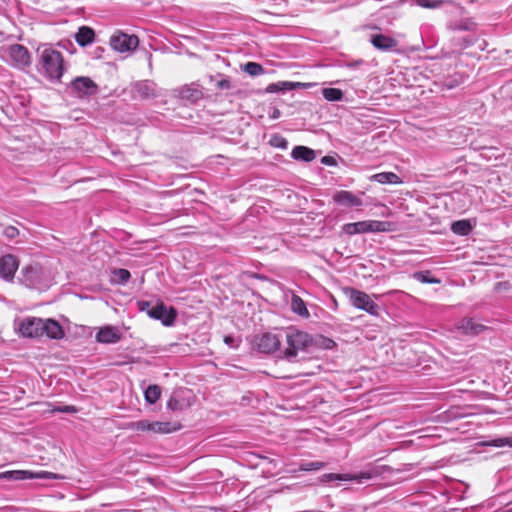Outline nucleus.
Returning <instances> with one entry per match:
<instances>
[{"mask_svg": "<svg viewBox=\"0 0 512 512\" xmlns=\"http://www.w3.org/2000/svg\"><path fill=\"white\" fill-rule=\"evenodd\" d=\"M38 71L51 81H59L64 73V63L61 52L44 45L38 49Z\"/></svg>", "mask_w": 512, "mask_h": 512, "instance_id": "nucleus-1", "label": "nucleus"}, {"mask_svg": "<svg viewBox=\"0 0 512 512\" xmlns=\"http://www.w3.org/2000/svg\"><path fill=\"white\" fill-rule=\"evenodd\" d=\"M20 281L29 288L47 289L50 278L45 269L39 264H31L22 268Z\"/></svg>", "mask_w": 512, "mask_h": 512, "instance_id": "nucleus-2", "label": "nucleus"}, {"mask_svg": "<svg viewBox=\"0 0 512 512\" xmlns=\"http://www.w3.org/2000/svg\"><path fill=\"white\" fill-rule=\"evenodd\" d=\"M286 342L288 347L284 352V357L288 361H292L297 356L298 351L305 350L310 345L311 338L305 332L289 330L286 334Z\"/></svg>", "mask_w": 512, "mask_h": 512, "instance_id": "nucleus-3", "label": "nucleus"}, {"mask_svg": "<svg viewBox=\"0 0 512 512\" xmlns=\"http://www.w3.org/2000/svg\"><path fill=\"white\" fill-rule=\"evenodd\" d=\"M345 294L349 298L350 303L357 309L366 311L373 316L378 315L379 306L367 293L354 288H346Z\"/></svg>", "mask_w": 512, "mask_h": 512, "instance_id": "nucleus-4", "label": "nucleus"}, {"mask_svg": "<svg viewBox=\"0 0 512 512\" xmlns=\"http://www.w3.org/2000/svg\"><path fill=\"white\" fill-rule=\"evenodd\" d=\"M62 477L58 474L48 472V471H39L33 472L29 470H11L0 473V480L7 481H23L30 479H61Z\"/></svg>", "mask_w": 512, "mask_h": 512, "instance_id": "nucleus-5", "label": "nucleus"}, {"mask_svg": "<svg viewBox=\"0 0 512 512\" xmlns=\"http://www.w3.org/2000/svg\"><path fill=\"white\" fill-rule=\"evenodd\" d=\"M381 474L380 468L373 467L367 471L360 472L358 474H336V473H326L323 474L320 478V481L322 483H327L334 480H340V481H357L359 483L363 482L364 480H370L378 475Z\"/></svg>", "mask_w": 512, "mask_h": 512, "instance_id": "nucleus-6", "label": "nucleus"}, {"mask_svg": "<svg viewBox=\"0 0 512 512\" xmlns=\"http://www.w3.org/2000/svg\"><path fill=\"white\" fill-rule=\"evenodd\" d=\"M389 223L378 220H366L344 225L347 234H359L366 232H384L388 230Z\"/></svg>", "mask_w": 512, "mask_h": 512, "instance_id": "nucleus-7", "label": "nucleus"}, {"mask_svg": "<svg viewBox=\"0 0 512 512\" xmlns=\"http://www.w3.org/2000/svg\"><path fill=\"white\" fill-rule=\"evenodd\" d=\"M18 332L28 338H38L42 336L43 319L35 317H27L19 322H15Z\"/></svg>", "mask_w": 512, "mask_h": 512, "instance_id": "nucleus-8", "label": "nucleus"}, {"mask_svg": "<svg viewBox=\"0 0 512 512\" xmlns=\"http://www.w3.org/2000/svg\"><path fill=\"white\" fill-rule=\"evenodd\" d=\"M8 63L15 68L25 69L31 65V56L28 49L20 44H13L8 47Z\"/></svg>", "mask_w": 512, "mask_h": 512, "instance_id": "nucleus-9", "label": "nucleus"}, {"mask_svg": "<svg viewBox=\"0 0 512 512\" xmlns=\"http://www.w3.org/2000/svg\"><path fill=\"white\" fill-rule=\"evenodd\" d=\"M138 44L139 40L137 36L123 32H117L110 38V45L112 49L121 53L135 50Z\"/></svg>", "mask_w": 512, "mask_h": 512, "instance_id": "nucleus-10", "label": "nucleus"}, {"mask_svg": "<svg viewBox=\"0 0 512 512\" xmlns=\"http://www.w3.org/2000/svg\"><path fill=\"white\" fill-rule=\"evenodd\" d=\"M147 314L156 320H160L163 325L170 326L174 323L177 313L174 308L167 307L164 303H157L155 306H152L150 310L147 311Z\"/></svg>", "mask_w": 512, "mask_h": 512, "instance_id": "nucleus-11", "label": "nucleus"}, {"mask_svg": "<svg viewBox=\"0 0 512 512\" xmlns=\"http://www.w3.org/2000/svg\"><path fill=\"white\" fill-rule=\"evenodd\" d=\"M280 344L278 336L269 332L255 338V346L262 353H272L279 348Z\"/></svg>", "mask_w": 512, "mask_h": 512, "instance_id": "nucleus-12", "label": "nucleus"}, {"mask_svg": "<svg viewBox=\"0 0 512 512\" xmlns=\"http://www.w3.org/2000/svg\"><path fill=\"white\" fill-rule=\"evenodd\" d=\"M19 267V261L11 254L0 257V277L5 281H12Z\"/></svg>", "mask_w": 512, "mask_h": 512, "instance_id": "nucleus-13", "label": "nucleus"}, {"mask_svg": "<svg viewBox=\"0 0 512 512\" xmlns=\"http://www.w3.org/2000/svg\"><path fill=\"white\" fill-rule=\"evenodd\" d=\"M456 329L461 331L463 334L476 336L487 330V326L482 323L475 321L472 318H464L457 325Z\"/></svg>", "mask_w": 512, "mask_h": 512, "instance_id": "nucleus-14", "label": "nucleus"}, {"mask_svg": "<svg viewBox=\"0 0 512 512\" xmlns=\"http://www.w3.org/2000/svg\"><path fill=\"white\" fill-rule=\"evenodd\" d=\"M370 42L376 49L381 51H392L398 46L396 39L384 34L371 35Z\"/></svg>", "mask_w": 512, "mask_h": 512, "instance_id": "nucleus-15", "label": "nucleus"}, {"mask_svg": "<svg viewBox=\"0 0 512 512\" xmlns=\"http://www.w3.org/2000/svg\"><path fill=\"white\" fill-rule=\"evenodd\" d=\"M72 87L82 96L92 95L97 90L96 84L89 77H77L72 82Z\"/></svg>", "mask_w": 512, "mask_h": 512, "instance_id": "nucleus-16", "label": "nucleus"}, {"mask_svg": "<svg viewBox=\"0 0 512 512\" xmlns=\"http://www.w3.org/2000/svg\"><path fill=\"white\" fill-rule=\"evenodd\" d=\"M333 200L338 203L339 205L345 206V207H358L363 204L360 197L354 195L350 191L341 190L338 191L334 196Z\"/></svg>", "mask_w": 512, "mask_h": 512, "instance_id": "nucleus-17", "label": "nucleus"}, {"mask_svg": "<svg viewBox=\"0 0 512 512\" xmlns=\"http://www.w3.org/2000/svg\"><path fill=\"white\" fill-rule=\"evenodd\" d=\"M121 339V333L118 328L113 326H105L96 334V340L100 343L112 344L117 343Z\"/></svg>", "mask_w": 512, "mask_h": 512, "instance_id": "nucleus-18", "label": "nucleus"}, {"mask_svg": "<svg viewBox=\"0 0 512 512\" xmlns=\"http://www.w3.org/2000/svg\"><path fill=\"white\" fill-rule=\"evenodd\" d=\"M42 336L46 335L51 339H60L64 335V331L58 322L52 319L43 320Z\"/></svg>", "mask_w": 512, "mask_h": 512, "instance_id": "nucleus-19", "label": "nucleus"}, {"mask_svg": "<svg viewBox=\"0 0 512 512\" xmlns=\"http://www.w3.org/2000/svg\"><path fill=\"white\" fill-rule=\"evenodd\" d=\"M291 157L295 160L311 162L316 158L315 151L306 146H295L291 152Z\"/></svg>", "mask_w": 512, "mask_h": 512, "instance_id": "nucleus-20", "label": "nucleus"}, {"mask_svg": "<svg viewBox=\"0 0 512 512\" xmlns=\"http://www.w3.org/2000/svg\"><path fill=\"white\" fill-rule=\"evenodd\" d=\"M95 39V32L92 28L88 26H82L78 29V32L75 35L76 42L84 47L91 44Z\"/></svg>", "mask_w": 512, "mask_h": 512, "instance_id": "nucleus-21", "label": "nucleus"}, {"mask_svg": "<svg viewBox=\"0 0 512 512\" xmlns=\"http://www.w3.org/2000/svg\"><path fill=\"white\" fill-rule=\"evenodd\" d=\"M371 181L378 182L380 184H401V178L393 172H381L374 174L370 177Z\"/></svg>", "mask_w": 512, "mask_h": 512, "instance_id": "nucleus-22", "label": "nucleus"}, {"mask_svg": "<svg viewBox=\"0 0 512 512\" xmlns=\"http://www.w3.org/2000/svg\"><path fill=\"white\" fill-rule=\"evenodd\" d=\"M151 427V432L159 434H168L180 429L179 424L161 421L152 422Z\"/></svg>", "mask_w": 512, "mask_h": 512, "instance_id": "nucleus-23", "label": "nucleus"}, {"mask_svg": "<svg viewBox=\"0 0 512 512\" xmlns=\"http://www.w3.org/2000/svg\"><path fill=\"white\" fill-rule=\"evenodd\" d=\"M135 91L142 98H151L156 96L155 85L150 81H142L135 85Z\"/></svg>", "mask_w": 512, "mask_h": 512, "instance_id": "nucleus-24", "label": "nucleus"}, {"mask_svg": "<svg viewBox=\"0 0 512 512\" xmlns=\"http://www.w3.org/2000/svg\"><path fill=\"white\" fill-rule=\"evenodd\" d=\"M291 310L302 317H309V311L306 308L305 302L302 298L296 294H293L291 297Z\"/></svg>", "mask_w": 512, "mask_h": 512, "instance_id": "nucleus-25", "label": "nucleus"}, {"mask_svg": "<svg viewBox=\"0 0 512 512\" xmlns=\"http://www.w3.org/2000/svg\"><path fill=\"white\" fill-rule=\"evenodd\" d=\"M468 486L460 481L450 479V499L456 498L461 500L463 498L462 494L465 493Z\"/></svg>", "mask_w": 512, "mask_h": 512, "instance_id": "nucleus-26", "label": "nucleus"}, {"mask_svg": "<svg viewBox=\"0 0 512 512\" xmlns=\"http://www.w3.org/2000/svg\"><path fill=\"white\" fill-rule=\"evenodd\" d=\"M472 224L470 220H459L451 225V229L455 234L466 236L472 230Z\"/></svg>", "mask_w": 512, "mask_h": 512, "instance_id": "nucleus-27", "label": "nucleus"}, {"mask_svg": "<svg viewBox=\"0 0 512 512\" xmlns=\"http://www.w3.org/2000/svg\"><path fill=\"white\" fill-rule=\"evenodd\" d=\"M160 395L161 389L158 385H149L144 392L145 400L150 404H154L160 398Z\"/></svg>", "mask_w": 512, "mask_h": 512, "instance_id": "nucleus-28", "label": "nucleus"}, {"mask_svg": "<svg viewBox=\"0 0 512 512\" xmlns=\"http://www.w3.org/2000/svg\"><path fill=\"white\" fill-rule=\"evenodd\" d=\"M112 274H113L112 282L117 283V284H122V285L127 283L131 277L130 272L128 270L122 269V268L113 270Z\"/></svg>", "mask_w": 512, "mask_h": 512, "instance_id": "nucleus-29", "label": "nucleus"}, {"mask_svg": "<svg viewBox=\"0 0 512 512\" xmlns=\"http://www.w3.org/2000/svg\"><path fill=\"white\" fill-rule=\"evenodd\" d=\"M322 95L327 101H340L343 98V92L338 88H324Z\"/></svg>", "mask_w": 512, "mask_h": 512, "instance_id": "nucleus-30", "label": "nucleus"}, {"mask_svg": "<svg viewBox=\"0 0 512 512\" xmlns=\"http://www.w3.org/2000/svg\"><path fill=\"white\" fill-rule=\"evenodd\" d=\"M415 4L427 8V9H437L444 5L445 0H414Z\"/></svg>", "mask_w": 512, "mask_h": 512, "instance_id": "nucleus-31", "label": "nucleus"}, {"mask_svg": "<svg viewBox=\"0 0 512 512\" xmlns=\"http://www.w3.org/2000/svg\"><path fill=\"white\" fill-rule=\"evenodd\" d=\"M243 70L251 76H258L264 72L262 65L256 62L246 63Z\"/></svg>", "mask_w": 512, "mask_h": 512, "instance_id": "nucleus-32", "label": "nucleus"}, {"mask_svg": "<svg viewBox=\"0 0 512 512\" xmlns=\"http://www.w3.org/2000/svg\"><path fill=\"white\" fill-rule=\"evenodd\" d=\"M326 466L325 462L322 461H309L300 464L299 469L301 471H313L320 470Z\"/></svg>", "mask_w": 512, "mask_h": 512, "instance_id": "nucleus-33", "label": "nucleus"}, {"mask_svg": "<svg viewBox=\"0 0 512 512\" xmlns=\"http://www.w3.org/2000/svg\"><path fill=\"white\" fill-rule=\"evenodd\" d=\"M292 83L290 82H278L268 85L267 92L274 93L278 91L291 89Z\"/></svg>", "mask_w": 512, "mask_h": 512, "instance_id": "nucleus-34", "label": "nucleus"}, {"mask_svg": "<svg viewBox=\"0 0 512 512\" xmlns=\"http://www.w3.org/2000/svg\"><path fill=\"white\" fill-rule=\"evenodd\" d=\"M181 94L183 98L191 99L194 101L200 99L202 96L201 91L194 88H184Z\"/></svg>", "mask_w": 512, "mask_h": 512, "instance_id": "nucleus-35", "label": "nucleus"}, {"mask_svg": "<svg viewBox=\"0 0 512 512\" xmlns=\"http://www.w3.org/2000/svg\"><path fill=\"white\" fill-rule=\"evenodd\" d=\"M486 445L494 446V447H503V446L512 447V438L511 437L496 438V439H493L492 441L486 443Z\"/></svg>", "mask_w": 512, "mask_h": 512, "instance_id": "nucleus-36", "label": "nucleus"}, {"mask_svg": "<svg viewBox=\"0 0 512 512\" xmlns=\"http://www.w3.org/2000/svg\"><path fill=\"white\" fill-rule=\"evenodd\" d=\"M151 425H152V422H150L148 420H140V421L131 423V428L135 429L137 431H151V428H152Z\"/></svg>", "mask_w": 512, "mask_h": 512, "instance_id": "nucleus-37", "label": "nucleus"}, {"mask_svg": "<svg viewBox=\"0 0 512 512\" xmlns=\"http://www.w3.org/2000/svg\"><path fill=\"white\" fill-rule=\"evenodd\" d=\"M2 234L7 239H14L19 235V231L14 226H5V227H3Z\"/></svg>", "mask_w": 512, "mask_h": 512, "instance_id": "nucleus-38", "label": "nucleus"}, {"mask_svg": "<svg viewBox=\"0 0 512 512\" xmlns=\"http://www.w3.org/2000/svg\"><path fill=\"white\" fill-rule=\"evenodd\" d=\"M474 26H475L474 22H472L470 19H465V20L461 21L460 24L455 25L453 30L454 31H456V30L470 31L474 28Z\"/></svg>", "mask_w": 512, "mask_h": 512, "instance_id": "nucleus-39", "label": "nucleus"}, {"mask_svg": "<svg viewBox=\"0 0 512 512\" xmlns=\"http://www.w3.org/2000/svg\"><path fill=\"white\" fill-rule=\"evenodd\" d=\"M271 144L277 148L286 149L288 146V141L282 136H274L271 139Z\"/></svg>", "mask_w": 512, "mask_h": 512, "instance_id": "nucleus-40", "label": "nucleus"}, {"mask_svg": "<svg viewBox=\"0 0 512 512\" xmlns=\"http://www.w3.org/2000/svg\"><path fill=\"white\" fill-rule=\"evenodd\" d=\"M77 409L74 406L64 405L57 406L52 409V412H60V413H75Z\"/></svg>", "mask_w": 512, "mask_h": 512, "instance_id": "nucleus-41", "label": "nucleus"}, {"mask_svg": "<svg viewBox=\"0 0 512 512\" xmlns=\"http://www.w3.org/2000/svg\"><path fill=\"white\" fill-rule=\"evenodd\" d=\"M217 88L221 90H229L232 88L231 81L228 78H223L217 82Z\"/></svg>", "mask_w": 512, "mask_h": 512, "instance_id": "nucleus-42", "label": "nucleus"}, {"mask_svg": "<svg viewBox=\"0 0 512 512\" xmlns=\"http://www.w3.org/2000/svg\"><path fill=\"white\" fill-rule=\"evenodd\" d=\"M449 416H450V424L453 422V420H455L458 417L457 412L454 411V409H450ZM450 429H458V427L450 425Z\"/></svg>", "mask_w": 512, "mask_h": 512, "instance_id": "nucleus-43", "label": "nucleus"}, {"mask_svg": "<svg viewBox=\"0 0 512 512\" xmlns=\"http://www.w3.org/2000/svg\"><path fill=\"white\" fill-rule=\"evenodd\" d=\"M139 307H140L141 311H146L147 312L148 310L151 309L152 306L147 301H141V302H139Z\"/></svg>", "mask_w": 512, "mask_h": 512, "instance_id": "nucleus-44", "label": "nucleus"}, {"mask_svg": "<svg viewBox=\"0 0 512 512\" xmlns=\"http://www.w3.org/2000/svg\"><path fill=\"white\" fill-rule=\"evenodd\" d=\"M167 405L169 409L176 410L178 408V401L175 399H170Z\"/></svg>", "mask_w": 512, "mask_h": 512, "instance_id": "nucleus-45", "label": "nucleus"}, {"mask_svg": "<svg viewBox=\"0 0 512 512\" xmlns=\"http://www.w3.org/2000/svg\"><path fill=\"white\" fill-rule=\"evenodd\" d=\"M224 342L230 347H236V345H234L235 340L232 336H225Z\"/></svg>", "mask_w": 512, "mask_h": 512, "instance_id": "nucleus-46", "label": "nucleus"}, {"mask_svg": "<svg viewBox=\"0 0 512 512\" xmlns=\"http://www.w3.org/2000/svg\"><path fill=\"white\" fill-rule=\"evenodd\" d=\"M468 508H459V507H453L450 508V512H467Z\"/></svg>", "mask_w": 512, "mask_h": 512, "instance_id": "nucleus-47", "label": "nucleus"}, {"mask_svg": "<svg viewBox=\"0 0 512 512\" xmlns=\"http://www.w3.org/2000/svg\"><path fill=\"white\" fill-rule=\"evenodd\" d=\"M463 40L465 41V46H467V45H470L473 42L474 38L469 35L467 37H464Z\"/></svg>", "mask_w": 512, "mask_h": 512, "instance_id": "nucleus-48", "label": "nucleus"}, {"mask_svg": "<svg viewBox=\"0 0 512 512\" xmlns=\"http://www.w3.org/2000/svg\"><path fill=\"white\" fill-rule=\"evenodd\" d=\"M331 161H332V159L330 157H327V156L322 159V162L325 163V164H330Z\"/></svg>", "mask_w": 512, "mask_h": 512, "instance_id": "nucleus-49", "label": "nucleus"}, {"mask_svg": "<svg viewBox=\"0 0 512 512\" xmlns=\"http://www.w3.org/2000/svg\"><path fill=\"white\" fill-rule=\"evenodd\" d=\"M420 276H421L423 282H433L432 280L426 278V276H424V275H420Z\"/></svg>", "mask_w": 512, "mask_h": 512, "instance_id": "nucleus-50", "label": "nucleus"}, {"mask_svg": "<svg viewBox=\"0 0 512 512\" xmlns=\"http://www.w3.org/2000/svg\"><path fill=\"white\" fill-rule=\"evenodd\" d=\"M460 82H462V79H460V80H456V81H455V85H458Z\"/></svg>", "mask_w": 512, "mask_h": 512, "instance_id": "nucleus-51", "label": "nucleus"}]
</instances>
